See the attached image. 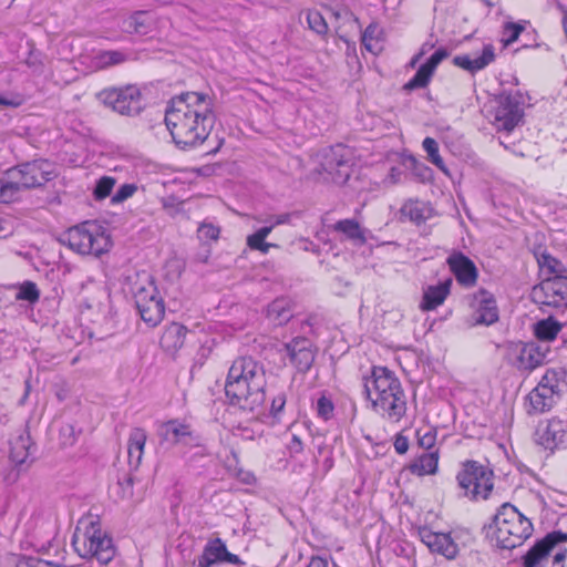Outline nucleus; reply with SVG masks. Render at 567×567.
I'll use <instances>...</instances> for the list:
<instances>
[{
  "label": "nucleus",
  "instance_id": "nucleus-1",
  "mask_svg": "<svg viewBox=\"0 0 567 567\" xmlns=\"http://www.w3.org/2000/svg\"><path fill=\"white\" fill-rule=\"evenodd\" d=\"M215 122L210 99L198 92L174 96L165 113V124L181 148L195 147L206 141Z\"/></svg>",
  "mask_w": 567,
  "mask_h": 567
},
{
  "label": "nucleus",
  "instance_id": "nucleus-2",
  "mask_svg": "<svg viewBox=\"0 0 567 567\" xmlns=\"http://www.w3.org/2000/svg\"><path fill=\"white\" fill-rule=\"evenodd\" d=\"M266 385L262 364L251 357H240L229 368L225 393L230 405L245 412H256L265 403Z\"/></svg>",
  "mask_w": 567,
  "mask_h": 567
},
{
  "label": "nucleus",
  "instance_id": "nucleus-3",
  "mask_svg": "<svg viewBox=\"0 0 567 567\" xmlns=\"http://www.w3.org/2000/svg\"><path fill=\"white\" fill-rule=\"evenodd\" d=\"M367 398L383 419L396 423L406 413V395L400 380L385 367H373L363 378Z\"/></svg>",
  "mask_w": 567,
  "mask_h": 567
},
{
  "label": "nucleus",
  "instance_id": "nucleus-4",
  "mask_svg": "<svg viewBox=\"0 0 567 567\" xmlns=\"http://www.w3.org/2000/svg\"><path fill=\"white\" fill-rule=\"evenodd\" d=\"M533 533V524L515 506L505 503L488 526V534L504 549L520 546Z\"/></svg>",
  "mask_w": 567,
  "mask_h": 567
},
{
  "label": "nucleus",
  "instance_id": "nucleus-5",
  "mask_svg": "<svg viewBox=\"0 0 567 567\" xmlns=\"http://www.w3.org/2000/svg\"><path fill=\"white\" fill-rule=\"evenodd\" d=\"M61 243L80 255L101 256L111 249L112 241L105 229L95 221H84L70 227Z\"/></svg>",
  "mask_w": 567,
  "mask_h": 567
},
{
  "label": "nucleus",
  "instance_id": "nucleus-6",
  "mask_svg": "<svg viewBox=\"0 0 567 567\" xmlns=\"http://www.w3.org/2000/svg\"><path fill=\"white\" fill-rule=\"evenodd\" d=\"M131 290L141 318L157 326L164 317L165 306L152 277L146 272L137 274Z\"/></svg>",
  "mask_w": 567,
  "mask_h": 567
},
{
  "label": "nucleus",
  "instance_id": "nucleus-7",
  "mask_svg": "<svg viewBox=\"0 0 567 567\" xmlns=\"http://www.w3.org/2000/svg\"><path fill=\"white\" fill-rule=\"evenodd\" d=\"M72 545L81 557L96 558L102 564H109L115 555L112 539L93 522L83 533L76 529Z\"/></svg>",
  "mask_w": 567,
  "mask_h": 567
},
{
  "label": "nucleus",
  "instance_id": "nucleus-8",
  "mask_svg": "<svg viewBox=\"0 0 567 567\" xmlns=\"http://www.w3.org/2000/svg\"><path fill=\"white\" fill-rule=\"evenodd\" d=\"M52 176L51 164L43 159L23 163L6 172L8 184L13 188L14 200L20 197L23 189L42 186Z\"/></svg>",
  "mask_w": 567,
  "mask_h": 567
},
{
  "label": "nucleus",
  "instance_id": "nucleus-9",
  "mask_svg": "<svg viewBox=\"0 0 567 567\" xmlns=\"http://www.w3.org/2000/svg\"><path fill=\"white\" fill-rule=\"evenodd\" d=\"M105 106L121 115L135 116L143 110L142 94L135 85L104 89L96 95Z\"/></svg>",
  "mask_w": 567,
  "mask_h": 567
},
{
  "label": "nucleus",
  "instance_id": "nucleus-10",
  "mask_svg": "<svg viewBox=\"0 0 567 567\" xmlns=\"http://www.w3.org/2000/svg\"><path fill=\"white\" fill-rule=\"evenodd\" d=\"M456 480L464 494L486 499L493 489V471L475 461H467Z\"/></svg>",
  "mask_w": 567,
  "mask_h": 567
},
{
  "label": "nucleus",
  "instance_id": "nucleus-11",
  "mask_svg": "<svg viewBox=\"0 0 567 567\" xmlns=\"http://www.w3.org/2000/svg\"><path fill=\"white\" fill-rule=\"evenodd\" d=\"M549 347L537 342H511L506 348L508 362L520 372H530L546 362Z\"/></svg>",
  "mask_w": 567,
  "mask_h": 567
},
{
  "label": "nucleus",
  "instance_id": "nucleus-12",
  "mask_svg": "<svg viewBox=\"0 0 567 567\" xmlns=\"http://www.w3.org/2000/svg\"><path fill=\"white\" fill-rule=\"evenodd\" d=\"M317 172L327 182L344 184L350 177V150L340 144L326 150Z\"/></svg>",
  "mask_w": 567,
  "mask_h": 567
},
{
  "label": "nucleus",
  "instance_id": "nucleus-13",
  "mask_svg": "<svg viewBox=\"0 0 567 567\" xmlns=\"http://www.w3.org/2000/svg\"><path fill=\"white\" fill-rule=\"evenodd\" d=\"M524 116L517 94L502 93L495 99L493 124L498 131L512 132Z\"/></svg>",
  "mask_w": 567,
  "mask_h": 567
},
{
  "label": "nucleus",
  "instance_id": "nucleus-14",
  "mask_svg": "<svg viewBox=\"0 0 567 567\" xmlns=\"http://www.w3.org/2000/svg\"><path fill=\"white\" fill-rule=\"evenodd\" d=\"M536 443L554 452L567 444V421L553 417L540 423L536 430Z\"/></svg>",
  "mask_w": 567,
  "mask_h": 567
},
{
  "label": "nucleus",
  "instance_id": "nucleus-15",
  "mask_svg": "<svg viewBox=\"0 0 567 567\" xmlns=\"http://www.w3.org/2000/svg\"><path fill=\"white\" fill-rule=\"evenodd\" d=\"M567 542V533L555 530L538 540L523 557L524 567H538L549 556L554 548Z\"/></svg>",
  "mask_w": 567,
  "mask_h": 567
},
{
  "label": "nucleus",
  "instance_id": "nucleus-16",
  "mask_svg": "<svg viewBox=\"0 0 567 567\" xmlns=\"http://www.w3.org/2000/svg\"><path fill=\"white\" fill-rule=\"evenodd\" d=\"M419 536L431 553L442 555L447 559H454L457 556V544L450 534L436 533L427 527H420Z\"/></svg>",
  "mask_w": 567,
  "mask_h": 567
},
{
  "label": "nucleus",
  "instance_id": "nucleus-17",
  "mask_svg": "<svg viewBox=\"0 0 567 567\" xmlns=\"http://www.w3.org/2000/svg\"><path fill=\"white\" fill-rule=\"evenodd\" d=\"M285 350L299 372H307L311 368L315 353L308 339L295 338L285 344Z\"/></svg>",
  "mask_w": 567,
  "mask_h": 567
},
{
  "label": "nucleus",
  "instance_id": "nucleus-18",
  "mask_svg": "<svg viewBox=\"0 0 567 567\" xmlns=\"http://www.w3.org/2000/svg\"><path fill=\"white\" fill-rule=\"evenodd\" d=\"M457 282L464 287H472L477 281L475 264L462 252H453L446 260Z\"/></svg>",
  "mask_w": 567,
  "mask_h": 567
},
{
  "label": "nucleus",
  "instance_id": "nucleus-19",
  "mask_svg": "<svg viewBox=\"0 0 567 567\" xmlns=\"http://www.w3.org/2000/svg\"><path fill=\"white\" fill-rule=\"evenodd\" d=\"M475 303H476V313H475V323L476 324H493L498 320V309L496 306V301L494 296L482 289L475 295Z\"/></svg>",
  "mask_w": 567,
  "mask_h": 567
},
{
  "label": "nucleus",
  "instance_id": "nucleus-20",
  "mask_svg": "<svg viewBox=\"0 0 567 567\" xmlns=\"http://www.w3.org/2000/svg\"><path fill=\"white\" fill-rule=\"evenodd\" d=\"M158 436L168 444H188L193 439V432L188 424L182 423L178 420H169L161 424Z\"/></svg>",
  "mask_w": 567,
  "mask_h": 567
},
{
  "label": "nucleus",
  "instance_id": "nucleus-21",
  "mask_svg": "<svg viewBox=\"0 0 567 567\" xmlns=\"http://www.w3.org/2000/svg\"><path fill=\"white\" fill-rule=\"evenodd\" d=\"M495 59L494 48L487 44L483 48L480 55L471 58L470 55H456L453 59V63L471 73H475L485 69Z\"/></svg>",
  "mask_w": 567,
  "mask_h": 567
},
{
  "label": "nucleus",
  "instance_id": "nucleus-22",
  "mask_svg": "<svg viewBox=\"0 0 567 567\" xmlns=\"http://www.w3.org/2000/svg\"><path fill=\"white\" fill-rule=\"evenodd\" d=\"M155 20L151 12L136 11L123 20L122 29L130 34L146 35L154 29Z\"/></svg>",
  "mask_w": 567,
  "mask_h": 567
},
{
  "label": "nucleus",
  "instance_id": "nucleus-23",
  "mask_svg": "<svg viewBox=\"0 0 567 567\" xmlns=\"http://www.w3.org/2000/svg\"><path fill=\"white\" fill-rule=\"evenodd\" d=\"M544 290L547 296L545 303L559 307L561 301L567 300V274L547 278L544 281Z\"/></svg>",
  "mask_w": 567,
  "mask_h": 567
},
{
  "label": "nucleus",
  "instance_id": "nucleus-24",
  "mask_svg": "<svg viewBox=\"0 0 567 567\" xmlns=\"http://www.w3.org/2000/svg\"><path fill=\"white\" fill-rule=\"evenodd\" d=\"M528 409L530 413H544L553 408L556 402V395L553 390H547L543 385H537L527 396Z\"/></svg>",
  "mask_w": 567,
  "mask_h": 567
},
{
  "label": "nucleus",
  "instance_id": "nucleus-25",
  "mask_svg": "<svg viewBox=\"0 0 567 567\" xmlns=\"http://www.w3.org/2000/svg\"><path fill=\"white\" fill-rule=\"evenodd\" d=\"M146 440V432L141 427H135L130 433L127 455L128 463L134 468H138L142 463Z\"/></svg>",
  "mask_w": 567,
  "mask_h": 567
},
{
  "label": "nucleus",
  "instance_id": "nucleus-26",
  "mask_svg": "<svg viewBox=\"0 0 567 567\" xmlns=\"http://www.w3.org/2000/svg\"><path fill=\"white\" fill-rule=\"evenodd\" d=\"M452 279H447L437 286H429L423 293L421 308L423 310H434L441 306L450 293Z\"/></svg>",
  "mask_w": 567,
  "mask_h": 567
},
{
  "label": "nucleus",
  "instance_id": "nucleus-27",
  "mask_svg": "<svg viewBox=\"0 0 567 567\" xmlns=\"http://www.w3.org/2000/svg\"><path fill=\"white\" fill-rule=\"evenodd\" d=\"M226 550V545L220 538L209 540L197 559L198 567H212L214 564L224 563Z\"/></svg>",
  "mask_w": 567,
  "mask_h": 567
},
{
  "label": "nucleus",
  "instance_id": "nucleus-28",
  "mask_svg": "<svg viewBox=\"0 0 567 567\" xmlns=\"http://www.w3.org/2000/svg\"><path fill=\"white\" fill-rule=\"evenodd\" d=\"M187 333L186 327L181 323L172 322L167 326L161 338V346L166 351H176L184 344Z\"/></svg>",
  "mask_w": 567,
  "mask_h": 567
},
{
  "label": "nucleus",
  "instance_id": "nucleus-29",
  "mask_svg": "<svg viewBox=\"0 0 567 567\" xmlns=\"http://www.w3.org/2000/svg\"><path fill=\"white\" fill-rule=\"evenodd\" d=\"M130 60V54L120 50L99 51L92 58V65L96 70H103L120 65Z\"/></svg>",
  "mask_w": 567,
  "mask_h": 567
},
{
  "label": "nucleus",
  "instance_id": "nucleus-30",
  "mask_svg": "<svg viewBox=\"0 0 567 567\" xmlns=\"http://www.w3.org/2000/svg\"><path fill=\"white\" fill-rule=\"evenodd\" d=\"M332 229L341 233L344 237L354 244L363 245L367 241L364 230L355 219H342L337 221Z\"/></svg>",
  "mask_w": 567,
  "mask_h": 567
},
{
  "label": "nucleus",
  "instance_id": "nucleus-31",
  "mask_svg": "<svg viewBox=\"0 0 567 567\" xmlns=\"http://www.w3.org/2000/svg\"><path fill=\"white\" fill-rule=\"evenodd\" d=\"M32 447L29 434H20L11 442L10 458L18 465L22 466L28 462L31 455L30 449Z\"/></svg>",
  "mask_w": 567,
  "mask_h": 567
},
{
  "label": "nucleus",
  "instance_id": "nucleus-32",
  "mask_svg": "<svg viewBox=\"0 0 567 567\" xmlns=\"http://www.w3.org/2000/svg\"><path fill=\"white\" fill-rule=\"evenodd\" d=\"M437 452L423 453L411 465L410 471L419 476L434 474L437 470Z\"/></svg>",
  "mask_w": 567,
  "mask_h": 567
},
{
  "label": "nucleus",
  "instance_id": "nucleus-33",
  "mask_svg": "<svg viewBox=\"0 0 567 567\" xmlns=\"http://www.w3.org/2000/svg\"><path fill=\"white\" fill-rule=\"evenodd\" d=\"M274 227L271 224H267L266 226L259 228L254 234L247 236V246L252 250H258L262 254H268L270 248H278L277 244L267 243L265 239L272 231Z\"/></svg>",
  "mask_w": 567,
  "mask_h": 567
},
{
  "label": "nucleus",
  "instance_id": "nucleus-34",
  "mask_svg": "<svg viewBox=\"0 0 567 567\" xmlns=\"http://www.w3.org/2000/svg\"><path fill=\"white\" fill-rule=\"evenodd\" d=\"M267 317L276 326L287 323L292 317L289 302L285 299H276L268 306Z\"/></svg>",
  "mask_w": 567,
  "mask_h": 567
},
{
  "label": "nucleus",
  "instance_id": "nucleus-35",
  "mask_svg": "<svg viewBox=\"0 0 567 567\" xmlns=\"http://www.w3.org/2000/svg\"><path fill=\"white\" fill-rule=\"evenodd\" d=\"M560 329L561 324L558 321L548 318L536 323L535 334L540 341H550L556 338Z\"/></svg>",
  "mask_w": 567,
  "mask_h": 567
},
{
  "label": "nucleus",
  "instance_id": "nucleus-36",
  "mask_svg": "<svg viewBox=\"0 0 567 567\" xmlns=\"http://www.w3.org/2000/svg\"><path fill=\"white\" fill-rule=\"evenodd\" d=\"M426 210L425 204L419 200H409L401 208L402 215L416 224H421L426 219Z\"/></svg>",
  "mask_w": 567,
  "mask_h": 567
},
{
  "label": "nucleus",
  "instance_id": "nucleus-37",
  "mask_svg": "<svg viewBox=\"0 0 567 567\" xmlns=\"http://www.w3.org/2000/svg\"><path fill=\"white\" fill-rule=\"evenodd\" d=\"M537 261L540 269L546 270L549 275H551V277L567 274V268L565 267V265L549 254H542L537 258Z\"/></svg>",
  "mask_w": 567,
  "mask_h": 567
},
{
  "label": "nucleus",
  "instance_id": "nucleus-38",
  "mask_svg": "<svg viewBox=\"0 0 567 567\" xmlns=\"http://www.w3.org/2000/svg\"><path fill=\"white\" fill-rule=\"evenodd\" d=\"M422 146L427 154L429 161L442 172L447 173V168L444 164V161L439 154L437 142L432 137H425L423 140Z\"/></svg>",
  "mask_w": 567,
  "mask_h": 567
},
{
  "label": "nucleus",
  "instance_id": "nucleus-39",
  "mask_svg": "<svg viewBox=\"0 0 567 567\" xmlns=\"http://www.w3.org/2000/svg\"><path fill=\"white\" fill-rule=\"evenodd\" d=\"M433 73V70L429 69L427 65L422 64L414 76L404 85V89L411 91L414 89L425 87L429 84Z\"/></svg>",
  "mask_w": 567,
  "mask_h": 567
},
{
  "label": "nucleus",
  "instance_id": "nucleus-40",
  "mask_svg": "<svg viewBox=\"0 0 567 567\" xmlns=\"http://www.w3.org/2000/svg\"><path fill=\"white\" fill-rule=\"evenodd\" d=\"M380 30L375 23H371L362 33V44L369 52H375L380 48L378 47Z\"/></svg>",
  "mask_w": 567,
  "mask_h": 567
},
{
  "label": "nucleus",
  "instance_id": "nucleus-41",
  "mask_svg": "<svg viewBox=\"0 0 567 567\" xmlns=\"http://www.w3.org/2000/svg\"><path fill=\"white\" fill-rule=\"evenodd\" d=\"M525 30V24L520 22H506L503 27L502 39L505 47L513 44L519 38L520 33Z\"/></svg>",
  "mask_w": 567,
  "mask_h": 567
},
{
  "label": "nucleus",
  "instance_id": "nucleus-42",
  "mask_svg": "<svg viewBox=\"0 0 567 567\" xmlns=\"http://www.w3.org/2000/svg\"><path fill=\"white\" fill-rule=\"evenodd\" d=\"M40 298V291L37 285L32 281L23 282L16 296L17 300H25L31 303L37 302Z\"/></svg>",
  "mask_w": 567,
  "mask_h": 567
},
{
  "label": "nucleus",
  "instance_id": "nucleus-43",
  "mask_svg": "<svg viewBox=\"0 0 567 567\" xmlns=\"http://www.w3.org/2000/svg\"><path fill=\"white\" fill-rule=\"evenodd\" d=\"M116 183V179L111 176H103L101 177L95 185L94 188V197L97 200L104 199L107 196H110L114 185Z\"/></svg>",
  "mask_w": 567,
  "mask_h": 567
},
{
  "label": "nucleus",
  "instance_id": "nucleus-44",
  "mask_svg": "<svg viewBox=\"0 0 567 567\" xmlns=\"http://www.w3.org/2000/svg\"><path fill=\"white\" fill-rule=\"evenodd\" d=\"M309 28L318 34H326L328 24L319 11H309L307 16Z\"/></svg>",
  "mask_w": 567,
  "mask_h": 567
},
{
  "label": "nucleus",
  "instance_id": "nucleus-45",
  "mask_svg": "<svg viewBox=\"0 0 567 567\" xmlns=\"http://www.w3.org/2000/svg\"><path fill=\"white\" fill-rule=\"evenodd\" d=\"M24 102L23 95L14 92L0 93V106L17 109Z\"/></svg>",
  "mask_w": 567,
  "mask_h": 567
},
{
  "label": "nucleus",
  "instance_id": "nucleus-46",
  "mask_svg": "<svg viewBox=\"0 0 567 567\" xmlns=\"http://www.w3.org/2000/svg\"><path fill=\"white\" fill-rule=\"evenodd\" d=\"M137 190V186L135 184H123L120 186V188L116 190V193L112 196L111 202L113 204H120L124 200L132 197L135 192Z\"/></svg>",
  "mask_w": 567,
  "mask_h": 567
},
{
  "label": "nucleus",
  "instance_id": "nucleus-47",
  "mask_svg": "<svg viewBox=\"0 0 567 567\" xmlns=\"http://www.w3.org/2000/svg\"><path fill=\"white\" fill-rule=\"evenodd\" d=\"M538 385H543L547 390H553L556 395L559 391L558 373L554 370H548L539 381Z\"/></svg>",
  "mask_w": 567,
  "mask_h": 567
},
{
  "label": "nucleus",
  "instance_id": "nucleus-48",
  "mask_svg": "<svg viewBox=\"0 0 567 567\" xmlns=\"http://www.w3.org/2000/svg\"><path fill=\"white\" fill-rule=\"evenodd\" d=\"M16 567H65V566L54 564L49 560L39 559V558L23 557L17 561Z\"/></svg>",
  "mask_w": 567,
  "mask_h": 567
},
{
  "label": "nucleus",
  "instance_id": "nucleus-49",
  "mask_svg": "<svg viewBox=\"0 0 567 567\" xmlns=\"http://www.w3.org/2000/svg\"><path fill=\"white\" fill-rule=\"evenodd\" d=\"M317 412L323 420H329L333 414V404L326 396H321L317 402Z\"/></svg>",
  "mask_w": 567,
  "mask_h": 567
},
{
  "label": "nucleus",
  "instance_id": "nucleus-50",
  "mask_svg": "<svg viewBox=\"0 0 567 567\" xmlns=\"http://www.w3.org/2000/svg\"><path fill=\"white\" fill-rule=\"evenodd\" d=\"M220 229L213 224H203L198 228V234L202 238L217 240Z\"/></svg>",
  "mask_w": 567,
  "mask_h": 567
},
{
  "label": "nucleus",
  "instance_id": "nucleus-51",
  "mask_svg": "<svg viewBox=\"0 0 567 567\" xmlns=\"http://www.w3.org/2000/svg\"><path fill=\"white\" fill-rule=\"evenodd\" d=\"M447 56V50L444 48H440L430 56V59L424 64L427 65L429 69L435 71L436 66Z\"/></svg>",
  "mask_w": 567,
  "mask_h": 567
},
{
  "label": "nucleus",
  "instance_id": "nucleus-52",
  "mask_svg": "<svg viewBox=\"0 0 567 567\" xmlns=\"http://www.w3.org/2000/svg\"><path fill=\"white\" fill-rule=\"evenodd\" d=\"M13 188L9 186L7 177L0 178V203H12L14 202L12 196Z\"/></svg>",
  "mask_w": 567,
  "mask_h": 567
},
{
  "label": "nucleus",
  "instance_id": "nucleus-53",
  "mask_svg": "<svg viewBox=\"0 0 567 567\" xmlns=\"http://www.w3.org/2000/svg\"><path fill=\"white\" fill-rule=\"evenodd\" d=\"M417 435H419V444L422 447L430 450L431 447L434 446L435 440H436L435 432L429 430L424 434H421V431H417Z\"/></svg>",
  "mask_w": 567,
  "mask_h": 567
},
{
  "label": "nucleus",
  "instance_id": "nucleus-54",
  "mask_svg": "<svg viewBox=\"0 0 567 567\" xmlns=\"http://www.w3.org/2000/svg\"><path fill=\"white\" fill-rule=\"evenodd\" d=\"M286 395L284 393L278 394L272 399L271 402V414L277 416L285 408Z\"/></svg>",
  "mask_w": 567,
  "mask_h": 567
},
{
  "label": "nucleus",
  "instance_id": "nucleus-55",
  "mask_svg": "<svg viewBox=\"0 0 567 567\" xmlns=\"http://www.w3.org/2000/svg\"><path fill=\"white\" fill-rule=\"evenodd\" d=\"M291 215L290 214H280V215H272L269 216L265 223L271 224V226L275 228L279 225L288 224L290 221Z\"/></svg>",
  "mask_w": 567,
  "mask_h": 567
},
{
  "label": "nucleus",
  "instance_id": "nucleus-56",
  "mask_svg": "<svg viewBox=\"0 0 567 567\" xmlns=\"http://www.w3.org/2000/svg\"><path fill=\"white\" fill-rule=\"evenodd\" d=\"M394 449L396 453L404 454L409 450V440L402 434H398L394 440Z\"/></svg>",
  "mask_w": 567,
  "mask_h": 567
},
{
  "label": "nucleus",
  "instance_id": "nucleus-57",
  "mask_svg": "<svg viewBox=\"0 0 567 567\" xmlns=\"http://www.w3.org/2000/svg\"><path fill=\"white\" fill-rule=\"evenodd\" d=\"M118 486L122 487V497H131L133 495V477L126 476L123 482H118Z\"/></svg>",
  "mask_w": 567,
  "mask_h": 567
},
{
  "label": "nucleus",
  "instance_id": "nucleus-58",
  "mask_svg": "<svg viewBox=\"0 0 567 567\" xmlns=\"http://www.w3.org/2000/svg\"><path fill=\"white\" fill-rule=\"evenodd\" d=\"M307 567H328V560L321 556H312Z\"/></svg>",
  "mask_w": 567,
  "mask_h": 567
},
{
  "label": "nucleus",
  "instance_id": "nucleus-59",
  "mask_svg": "<svg viewBox=\"0 0 567 567\" xmlns=\"http://www.w3.org/2000/svg\"><path fill=\"white\" fill-rule=\"evenodd\" d=\"M224 561L233 564V565H241L243 564L241 559L237 555L231 554L228 550H226Z\"/></svg>",
  "mask_w": 567,
  "mask_h": 567
},
{
  "label": "nucleus",
  "instance_id": "nucleus-60",
  "mask_svg": "<svg viewBox=\"0 0 567 567\" xmlns=\"http://www.w3.org/2000/svg\"><path fill=\"white\" fill-rule=\"evenodd\" d=\"M290 449L296 452V453H299L302 451V442L301 440L297 436V435H293L292 436V441H291V444H290Z\"/></svg>",
  "mask_w": 567,
  "mask_h": 567
},
{
  "label": "nucleus",
  "instance_id": "nucleus-61",
  "mask_svg": "<svg viewBox=\"0 0 567 567\" xmlns=\"http://www.w3.org/2000/svg\"><path fill=\"white\" fill-rule=\"evenodd\" d=\"M567 550H559L554 555L553 564L554 565H560L566 559Z\"/></svg>",
  "mask_w": 567,
  "mask_h": 567
},
{
  "label": "nucleus",
  "instance_id": "nucleus-62",
  "mask_svg": "<svg viewBox=\"0 0 567 567\" xmlns=\"http://www.w3.org/2000/svg\"><path fill=\"white\" fill-rule=\"evenodd\" d=\"M332 14L337 19L341 18L342 16H348V17L352 18L355 22H358V18L354 17L353 13L350 12L349 10H347V9H344L342 11H332Z\"/></svg>",
  "mask_w": 567,
  "mask_h": 567
},
{
  "label": "nucleus",
  "instance_id": "nucleus-63",
  "mask_svg": "<svg viewBox=\"0 0 567 567\" xmlns=\"http://www.w3.org/2000/svg\"><path fill=\"white\" fill-rule=\"evenodd\" d=\"M62 432L65 433L68 432L70 435H72L73 433V427L71 425H66L62 429Z\"/></svg>",
  "mask_w": 567,
  "mask_h": 567
}]
</instances>
